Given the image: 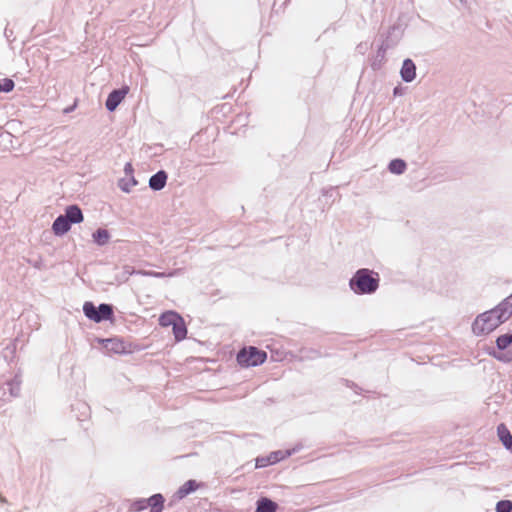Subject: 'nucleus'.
Instances as JSON below:
<instances>
[{
	"instance_id": "1",
	"label": "nucleus",
	"mask_w": 512,
	"mask_h": 512,
	"mask_svg": "<svg viewBox=\"0 0 512 512\" xmlns=\"http://www.w3.org/2000/svg\"><path fill=\"white\" fill-rule=\"evenodd\" d=\"M512 316V293L493 308L479 313L471 324L472 333L477 337H486L493 333Z\"/></svg>"
},
{
	"instance_id": "2",
	"label": "nucleus",
	"mask_w": 512,
	"mask_h": 512,
	"mask_svg": "<svg viewBox=\"0 0 512 512\" xmlns=\"http://www.w3.org/2000/svg\"><path fill=\"white\" fill-rule=\"evenodd\" d=\"M380 275L369 268L357 269L349 279L350 290L359 296L372 295L380 286Z\"/></svg>"
},
{
	"instance_id": "3",
	"label": "nucleus",
	"mask_w": 512,
	"mask_h": 512,
	"mask_svg": "<svg viewBox=\"0 0 512 512\" xmlns=\"http://www.w3.org/2000/svg\"><path fill=\"white\" fill-rule=\"evenodd\" d=\"M114 310L115 306L113 304L104 302L95 305L92 301H85L82 306L84 316L94 323L109 321L114 325L116 323Z\"/></svg>"
},
{
	"instance_id": "4",
	"label": "nucleus",
	"mask_w": 512,
	"mask_h": 512,
	"mask_svg": "<svg viewBox=\"0 0 512 512\" xmlns=\"http://www.w3.org/2000/svg\"><path fill=\"white\" fill-rule=\"evenodd\" d=\"M376 43V56L371 60L370 64L371 70L375 73V79L372 82L371 91L374 93H380L383 87L381 79L383 72L381 70L384 61V33L380 31L378 32L376 36Z\"/></svg>"
},
{
	"instance_id": "5",
	"label": "nucleus",
	"mask_w": 512,
	"mask_h": 512,
	"mask_svg": "<svg viewBox=\"0 0 512 512\" xmlns=\"http://www.w3.org/2000/svg\"><path fill=\"white\" fill-rule=\"evenodd\" d=\"M267 360V353L255 346H248L236 354L237 364L242 368L262 365Z\"/></svg>"
},
{
	"instance_id": "6",
	"label": "nucleus",
	"mask_w": 512,
	"mask_h": 512,
	"mask_svg": "<svg viewBox=\"0 0 512 512\" xmlns=\"http://www.w3.org/2000/svg\"><path fill=\"white\" fill-rule=\"evenodd\" d=\"M129 87L123 85L120 88H114L105 100V108L108 112H114L118 106L124 101L126 95L129 93Z\"/></svg>"
},
{
	"instance_id": "7",
	"label": "nucleus",
	"mask_w": 512,
	"mask_h": 512,
	"mask_svg": "<svg viewBox=\"0 0 512 512\" xmlns=\"http://www.w3.org/2000/svg\"><path fill=\"white\" fill-rule=\"evenodd\" d=\"M283 460H285L283 450H275L267 455L258 456L257 458H255V468H266L275 465Z\"/></svg>"
},
{
	"instance_id": "8",
	"label": "nucleus",
	"mask_w": 512,
	"mask_h": 512,
	"mask_svg": "<svg viewBox=\"0 0 512 512\" xmlns=\"http://www.w3.org/2000/svg\"><path fill=\"white\" fill-rule=\"evenodd\" d=\"M404 29L402 24L395 23L386 30V51L399 44L403 37Z\"/></svg>"
},
{
	"instance_id": "9",
	"label": "nucleus",
	"mask_w": 512,
	"mask_h": 512,
	"mask_svg": "<svg viewBox=\"0 0 512 512\" xmlns=\"http://www.w3.org/2000/svg\"><path fill=\"white\" fill-rule=\"evenodd\" d=\"M167 180L168 173L165 170L160 169L150 176L148 181V187L154 192L161 191L165 188Z\"/></svg>"
},
{
	"instance_id": "10",
	"label": "nucleus",
	"mask_w": 512,
	"mask_h": 512,
	"mask_svg": "<svg viewBox=\"0 0 512 512\" xmlns=\"http://www.w3.org/2000/svg\"><path fill=\"white\" fill-rule=\"evenodd\" d=\"M72 226L67 218L60 214L54 219L51 230L56 237H63L71 230Z\"/></svg>"
},
{
	"instance_id": "11",
	"label": "nucleus",
	"mask_w": 512,
	"mask_h": 512,
	"mask_svg": "<svg viewBox=\"0 0 512 512\" xmlns=\"http://www.w3.org/2000/svg\"><path fill=\"white\" fill-rule=\"evenodd\" d=\"M71 225L80 224L84 221V214L78 204H70L64 208L62 213Z\"/></svg>"
},
{
	"instance_id": "12",
	"label": "nucleus",
	"mask_w": 512,
	"mask_h": 512,
	"mask_svg": "<svg viewBox=\"0 0 512 512\" xmlns=\"http://www.w3.org/2000/svg\"><path fill=\"white\" fill-rule=\"evenodd\" d=\"M400 76L405 83H411L416 78V64L411 58H405L400 68Z\"/></svg>"
},
{
	"instance_id": "13",
	"label": "nucleus",
	"mask_w": 512,
	"mask_h": 512,
	"mask_svg": "<svg viewBox=\"0 0 512 512\" xmlns=\"http://www.w3.org/2000/svg\"><path fill=\"white\" fill-rule=\"evenodd\" d=\"M199 486L200 483L198 481L195 479H189L178 488V490L174 493L173 498L181 500L194 493L199 488Z\"/></svg>"
},
{
	"instance_id": "14",
	"label": "nucleus",
	"mask_w": 512,
	"mask_h": 512,
	"mask_svg": "<svg viewBox=\"0 0 512 512\" xmlns=\"http://www.w3.org/2000/svg\"><path fill=\"white\" fill-rule=\"evenodd\" d=\"M126 340L120 336H112L111 342L109 344V348L107 351V355L116 354V355H127V346Z\"/></svg>"
},
{
	"instance_id": "15",
	"label": "nucleus",
	"mask_w": 512,
	"mask_h": 512,
	"mask_svg": "<svg viewBox=\"0 0 512 512\" xmlns=\"http://www.w3.org/2000/svg\"><path fill=\"white\" fill-rule=\"evenodd\" d=\"M279 504L267 496H260L256 501L255 512H278Z\"/></svg>"
},
{
	"instance_id": "16",
	"label": "nucleus",
	"mask_w": 512,
	"mask_h": 512,
	"mask_svg": "<svg viewBox=\"0 0 512 512\" xmlns=\"http://www.w3.org/2000/svg\"><path fill=\"white\" fill-rule=\"evenodd\" d=\"M170 327L172 328V334L176 342H181L186 339L188 329L182 315H180V318H177V320Z\"/></svg>"
},
{
	"instance_id": "17",
	"label": "nucleus",
	"mask_w": 512,
	"mask_h": 512,
	"mask_svg": "<svg viewBox=\"0 0 512 512\" xmlns=\"http://www.w3.org/2000/svg\"><path fill=\"white\" fill-rule=\"evenodd\" d=\"M111 239V233L108 229L105 228H97L92 233V241L95 245L99 247L106 246Z\"/></svg>"
},
{
	"instance_id": "18",
	"label": "nucleus",
	"mask_w": 512,
	"mask_h": 512,
	"mask_svg": "<svg viewBox=\"0 0 512 512\" xmlns=\"http://www.w3.org/2000/svg\"><path fill=\"white\" fill-rule=\"evenodd\" d=\"M180 313L176 310H165L159 315L158 324L163 328H167L173 325V323L180 318Z\"/></svg>"
},
{
	"instance_id": "19",
	"label": "nucleus",
	"mask_w": 512,
	"mask_h": 512,
	"mask_svg": "<svg viewBox=\"0 0 512 512\" xmlns=\"http://www.w3.org/2000/svg\"><path fill=\"white\" fill-rule=\"evenodd\" d=\"M486 353L499 362H502L505 364L512 362V350L500 351L497 348L489 347L486 349Z\"/></svg>"
},
{
	"instance_id": "20",
	"label": "nucleus",
	"mask_w": 512,
	"mask_h": 512,
	"mask_svg": "<svg viewBox=\"0 0 512 512\" xmlns=\"http://www.w3.org/2000/svg\"><path fill=\"white\" fill-rule=\"evenodd\" d=\"M386 170L394 175H402L407 170V162L402 158H394L389 161Z\"/></svg>"
},
{
	"instance_id": "21",
	"label": "nucleus",
	"mask_w": 512,
	"mask_h": 512,
	"mask_svg": "<svg viewBox=\"0 0 512 512\" xmlns=\"http://www.w3.org/2000/svg\"><path fill=\"white\" fill-rule=\"evenodd\" d=\"M71 412L78 421H85L89 416L90 407L85 402H77L71 405Z\"/></svg>"
},
{
	"instance_id": "22",
	"label": "nucleus",
	"mask_w": 512,
	"mask_h": 512,
	"mask_svg": "<svg viewBox=\"0 0 512 512\" xmlns=\"http://www.w3.org/2000/svg\"><path fill=\"white\" fill-rule=\"evenodd\" d=\"M322 196L325 197V204L331 207L338 199H340V193L337 186H330L322 188Z\"/></svg>"
},
{
	"instance_id": "23",
	"label": "nucleus",
	"mask_w": 512,
	"mask_h": 512,
	"mask_svg": "<svg viewBox=\"0 0 512 512\" xmlns=\"http://www.w3.org/2000/svg\"><path fill=\"white\" fill-rule=\"evenodd\" d=\"M295 357L299 361L314 360L321 357V352L318 349L301 347Z\"/></svg>"
},
{
	"instance_id": "24",
	"label": "nucleus",
	"mask_w": 512,
	"mask_h": 512,
	"mask_svg": "<svg viewBox=\"0 0 512 512\" xmlns=\"http://www.w3.org/2000/svg\"><path fill=\"white\" fill-rule=\"evenodd\" d=\"M138 184L139 181L135 178L134 175L120 178L117 183L119 189L124 193H130L132 187L137 186Z\"/></svg>"
},
{
	"instance_id": "25",
	"label": "nucleus",
	"mask_w": 512,
	"mask_h": 512,
	"mask_svg": "<svg viewBox=\"0 0 512 512\" xmlns=\"http://www.w3.org/2000/svg\"><path fill=\"white\" fill-rule=\"evenodd\" d=\"M496 348L500 351L508 350L512 346V330L496 337Z\"/></svg>"
},
{
	"instance_id": "26",
	"label": "nucleus",
	"mask_w": 512,
	"mask_h": 512,
	"mask_svg": "<svg viewBox=\"0 0 512 512\" xmlns=\"http://www.w3.org/2000/svg\"><path fill=\"white\" fill-rule=\"evenodd\" d=\"M496 432L498 439L503 446L512 440V434L505 423H499L497 425Z\"/></svg>"
},
{
	"instance_id": "27",
	"label": "nucleus",
	"mask_w": 512,
	"mask_h": 512,
	"mask_svg": "<svg viewBox=\"0 0 512 512\" xmlns=\"http://www.w3.org/2000/svg\"><path fill=\"white\" fill-rule=\"evenodd\" d=\"M150 511L149 512H163L165 506V497L161 493L151 495Z\"/></svg>"
},
{
	"instance_id": "28",
	"label": "nucleus",
	"mask_w": 512,
	"mask_h": 512,
	"mask_svg": "<svg viewBox=\"0 0 512 512\" xmlns=\"http://www.w3.org/2000/svg\"><path fill=\"white\" fill-rule=\"evenodd\" d=\"M152 504L151 496L149 498H136L130 505V510L134 512L144 511Z\"/></svg>"
},
{
	"instance_id": "29",
	"label": "nucleus",
	"mask_w": 512,
	"mask_h": 512,
	"mask_svg": "<svg viewBox=\"0 0 512 512\" xmlns=\"http://www.w3.org/2000/svg\"><path fill=\"white\" fill-rule=\"evenodd\" d=\"M15 88V82L13 79L5 77L0 79V90L1 93H10Z\"/></svg>"
},
{
	"instance_id": "30",
	"label": "nucleus",
	"mask_w": 512,
	"mask_h": 512,
	"mask_svg": "<svg viewBox=\"0 0 512 512\" xmlns=\"http://www.w3.org/2000/svg\"><path fill=\"white\" fill-rule=\"evenodd\" d=\"M16 353V343H9L2 351V356L6 361H12Z\"/></svg>"
},
{
	"instance_id": "31",
	"label": "nucleus",
	"mask_w": 512,
	"mask_h": 512,
	"mask_svg": "<svg viewBox=\"0 0 512 512\" xmlns=\"http://www.w3.org/2000/svg\"><path fill=\"white\" fill-rule=\"evenodd\" d=\"M495 512H512V500H499L496 503Z\"/></svg>"
},
{
	"instance_id": "32",
	"label": "nucleus",
	"mask_w": 512,
	"mask_h": 512,
	"mask_svg": "<svg viewBox=\"0 0 512 512\" xmlns=\"http://www.w3.org/2000/svg\"><path fill=\"white\" fill-rule=\"evenodd\" d=\"M126 350H127V355H130V354H133L134 352H139V351H143L146 349V346L145 345H142L138 342H126Z\"/></svg>"
},
{
	"instance_id": "33",
	"label": "nucleus",
	"mask_w": 512,
	"mask_h": 512,
	"mask_svg": "<svg viewBox=\"0 0 512 512\" xmlns=\"http://www.w3.org/2000/svg\"><path fill=\"white\" fill-rule=\"evenodd\" d=\"M135 271L132 270L130 266H125L124 270L116 276V280L120 283H124L128 281L129 277L134 273Z\"/></svg>"
},
{
	"instance_id": "34",
	"label": "nucleus",
	"mask_w": 512,
	"mask_h": 512,
	"mask_svg": "<svg viewBox=\"0 0 512 512\" xmlns=\"http://www.w3.org/2000/svg\"><path fill=\"white\" fill-rule=\"evenodd\" d=\"M9 393L12 397L19 396L20 393V382H17L15 380L8 381L7 383Z\"/></svg>"
},
{
	"instance_id": "35",
	"label": "nucleus",
	"mask_w": 512,
	"mask_h": 512,
	"mask_svg": "<svg viewBox=\"0 0 512 512\" xmlns=\"http://www.w3.org/2000/svg\"><path fill=\"white\" fill-rule=\"evenodd\" d=\"M303 448V444L301 442H297L292 448H288L283 450V454L285 459L291 457L292 455L298 453Z\"/></svg>"
},
{
	"instance_id": "36",
	"label": "nucleus",
	"mask_w": 512,
	"mask_h": 512,
	"mask_svg": "<svg viewBox=\"0 0 512 512\" xmlns=\"http://www.w3.org/2000/svg\"><path fill=\"white\" fill-rule=\"evenodd\" d=\"M94 341L96 343H98L102 347V349L105 350V353H107L109 344L111 342V337H109V338L95 337Z\"/></svg>"
},
{
	"instance_id": "37",
	"label": "nucleus",
	"mask_w": 512,
	"mask_h": 512,
	"mask_svg": "<svg viewBox=\"0 0 512 512\" xmlns=\"http://www.w3.org/2000/svg\"><path fill=\"white\" fill-rule=\"evenodd\" d=\"M342 381L347 387L353 389L356 394H360L362 391V388H360L355 382L348 379H342Z\"/></svg>"
},
{
	"instance_id": "38",
	"label": "nucleus",
	"mask_w": 512,
	"mask_h": 512,
	"mask_svg": "<svg viewBox=\"0 0 512 512\" xmlns=\"http://www.w3.org/2000/svg\"><path fill=\"white\" fill-rule=\"evenodd\" d=\"M4 37L7 39L9 43H12L15 40L14 31L10 29L8 25L4 29Z\"/></svg>"
},
{
	"instance_id": "39",
	"label": "nucleus",
	"mask_w": 512,
	"mask_h": 512,
	"mask_svg": "<svg viewBox=\"0 0 512 512\" xmlns=\"http://www.w3.org/2000/svg\"><path fill=\"white\" fill-rule=\"evenodd\" d=\"M369 48L368 42H361L356 46V52L364 55Z\"/></svg>"
},
{
	"instance_id": "40",
	"label": "nucleus",
	"mask_w": 512,
	"mask_h": 512,
	"mask_svg": "<svg viewBox=\"0 0 512 512\" xmlns=\"http://www.w3.org/2000/svg\"><path fill=\"white\" fill-rule=\"evenodd\" d=\"M28 263L38 270L42 269L43 267V259L41 256H39L36 260H28Z\"/></svg>"
},
{
	"instance_id": "41",
	"label": "nucleus",
	"mask_w": 512,
	"mask_h": 512,
	"mask_svg": "<svg viewBox=\"0 0 512 512\" xmlns=\"http://www.w3.org/2000/svg\"><path fill=\"white\" fill-rule=\"evenodd\" d=\"M124 173L126 176L134 175V167L131 162H127L124 165Z\"/></svg>"
},
{
	"instance_id": "42",
	"label": "nucleus",
	"mask_w": 512,
	"mask_h": 512,
	"mask_svg": "<svg viewBox=\"0 0 512 512\" xmlns=\"http://www.w3.org/2000/svg\"><path fill=\"white\" fill-rule=\"evenodd\" d=\"M77 105H78V99H75L73 104H71V105H69V106H67L66 108L63 109V113L64 114L72 113L76 109Z\"/></svg>"
},
{
	"instance_id": "43",
	"label": "nucleus",
	"mask_w": 512,
	"mask_h": 512,
	"mask_svg": "<svg viewBox=\"0 0 512 512\" xmlns=\"http://www.w3.org/2000/svg\"><path fill=\"white\" fill-rule=\"evenodd\" d=\"M405 87H403L401 84H398L396 87H394L393 89V95L394 96H402L404 91H405Z\"/></svg>"
},
{
	"instance_id": "44",
	"label": "nucleus",
	"mask_w": 512,
	"mask_h": 512,
	"mask_svg": "<svg viewBox=\"0 0 512 512\" xmlns=\"http://www.w3.org/2000/svg\"><path fill=\"white\" fill-rule=\"evenodd\" d=\"M506 450H508L512 454V440L503 446Z\"/></svg>"
},
{
	"instance_id": "45",
	"label": "nucleus",
	"mask_w": 512,
	"mask_h": 512,
	"mask_svg": "<svg viewBox=\"0 0 512 512\" xmlns=\"http://www.w3.org/2000/svg\"><path fill=\"white\" fill-rule=\"evenodd\" d=\"M152 275L155 276V277H161L162 273H160V272H152Z\"/></svg>"
}]
</instances>
